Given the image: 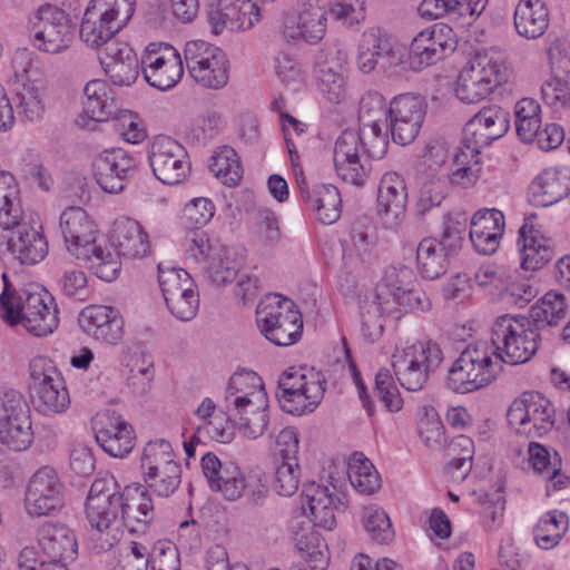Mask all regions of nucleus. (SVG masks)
I'll use <instances>...</instances> for the list:
<instances>
[{
	"instance_id": "nucleus-1",
	"label": "nucleus",
	"mask_w": 570,
	"mask_h": 570,
	"mask_svg": "<svg viewBox=\"0 0 570 570\" xmlns=\"http://www.w3.org/2000/svg\"><path fill=\"white\" fill-rule=\"evenodd\" d=\"M59 227L67 250L98 278L111 282L117 277L121 264L112 250L96 244V225L85 209L78 206L66 208L60 215Z\"/></svg>"
},
{
	"instance_id": "nucleus-2",
	"label": "nucleus",
	"mask_w": 570,
	"mask_h": 570,
	"mask_svg": "<svg viewBox=\"0 0 570 570\" xmlns=\"http://www.w3.org/2000/svg\"><path fill=\"white\" fill-rule=\"evenodd\" d=\"M1 317L11 326L20 324L28 333L41 337L51 334L59 323L53 297L47 291H16L2 274Z\"/></svg>"
},
{
	"instance_id": "nucleus-3",
	"label": "nucleus",
	"mask_w": 570,
	"mask_h": 570,
	"mask_svg": "<svg viewBox=\"0 0 570 570\" xmlns=\"http://www.w3.org/2000/svg\"><path fill=\"white\" fill-rule=\"evenodd\" d=\"M416 285L414 271L405 265H390L377 285L376 294L361 302V330L367 342L377 341L384 330L383 316L400 318L402 309L395 308V299H400L409 288Z\"/></svg>"
},
{
	"instance_id": "nucleus-4",
	"label": "nucleus",
	"mask_w": 570,
	"mask_h": 570,
	"mask_svg": "<svg viewBox=\"0 0 570 570\" xmlns=\"http://www.w3.org/2000/svg\"><path fill=\"white\" fill-rule=\"evenodd\" d=\"M122 491L112 475L97 479L91 484L86 502V517L100 534L101 549H109L122 535Z\"/></svg>"
},
{
	"instance_id": "nucleus-5",
	"label": "nucleus",
	"mask_w": 570,
	"mask_h": 570,
	"mask_svg": "<svg viewBox=\"0 0 570 570\" xmlns=\"http://www.w3.org/2000/svg\"><path fill=\"white\" fill-rule=\"evenodd\" d=\"M501 357L488 342L468 345L448 371L446 385L458 393L488 386L502 372Z\"/></svg>"
},
{
	"instance_id": "nucleus-6",
	"label": "nucleus",
	"mask_w": 570,
	"mask_h": 570,
	"mask_svg": "<svg viewBox=\"0 0 570 570\" xmlns=\"http://www.w3.org/2000/svg\"><path fill=\"white\" fill-rule=\"evenodd\" d=\"M542 334L525 316L502 315L492 327V344L501 357V364H523L539 348Z\"/></svg>"
},
{
	"instance_id": "nucleus-7",
	"label": "nucleus",
	"mask_w": 570,
	"mask_h": 570,
	"mask_svg": "<svg viewBox=\"0 0 570 570\" xmlns=\"http://www.w3.org/2000/svg\"><path fill=\"white\" fill-rule=\"evenodd\" d=\"M325 377L313 367L292 366L277 381V399L281 407L291 414L313 412L325 392Z\"/></svg>"
},
{
	"instance_id": "nucleus-8",
	"label": "nucleus",
	"mask_w": 570,
	"mask_h": 570,
	"mask_svg": "<svg viewBox=\"0 0 570 570\" xmlns=\"http://www.w3.org/2000/svg\"><path fill=\"white\" fill-rule=\"evenodd\" d=\"M256 322L261 333L278 346H289L302 335L301 313L293 301L279 295L268 297L257 306Z\"/></svg>"
},
{
	"instance_id": "nucleus-9",
	"label": "nucleus",
	"mask_w": 570,
	"mask_h": 570,
	"mask_svg": "<svg viewBox=\"0 0 570 570\" xmlns=\"http://www.w3.org/2000/svg\"><path fill=\"white\" fill-rule=\"evenodd\" d=\"M554 407L550 400L538 392H525L508 409L507 420L517 434L541 438L554 425Z\"/></svg>"
},
{
	"instance_id": "nucleus-10",
	"label": "nucleus",
	"mask_w": 570,
	"mask_h": 570,
	"mask_svg": "<svg viewBox=\"0 0 570 570\" xmlns=\"http://www.w3.org/2000/svg\"><path fill=\"white\" fill-rule=\"evenodd\" d=\"M31 390L38 410L45 414H60L70 405L65 380L53 362L43 356L31 360Z\"/></svg>"
},
{
	"instance_id": "nucleus-11",
	"label": "nucleus",
	"mask_w": 570,
	"mask_h": 570,
	"mask_svg": "<svg viewBox=\"0 0 570 570\" xmlns=\"http://www.w3.org/2000/svg\"><path fill=\"white\" fill-rule=\"evenodd\" d=\"M184 58L191 78L209 89H220L228 82V59L225 52L204 40L185 45Z\"/></svg>"
},
{
	"instance_id": "nucleus-12",
	"label": "nucleus",
	"mask_w": 570,
	"mask_h": 570,
	"mask_svg": "<svg viewBox=\"0 0 570 570\" xmlns=\"http://www.w3.org/2000/svg\"><path fill=\"white\" fill-rule=\"evenodd\" d=\"M38 542L49 561H42L39 569L27 564L32 550L23 549L19 556L21 570H68L63 560H72L77 554V540L73 532L65 524L45 523L38 531Z\"/></svg>"
},
{
	"instance_id": "nucleus-13",
	"label": "nucleus",
	"mask_w": 570,
	"mask_h": 570,
	"mask_svg": "<svg viewBox=\"0 0 570 570\" xmlns=\"http://www.w3.org/2000/svg\"><path fill=\"white\" fill-rule=\"evenodd\" d=\"M365 141L356 130H344L336 139L333 161L336 175L353 186H363L370 175L368 154L364 150Z\"/></svg>"
},
{
	"instance_id": "nucleus-14",
	"label": "nucleus",
	"mask_w": 570,
	"mask_h": 570,
	"mask_svg": "<svg viewBox=\"0 0 570 570\" xmlns=\"http://www.w3.org/2000/svg\"><path fill=\"white\" fill-rule=\"evenodd\" d=\"M158 283L166 305L179 321L193 320L199 307V295L190 275L183 268L158 266Z\"/></svg>"
},
{
	"instance_id": "nucleus-15",
	"label": "nucleus",
	"mask_w": 570,
	"mask_h": 570,
	"mask_svg": "<svg viewBox=\"0 0 570 570\" xmlns=\"http://www.w3.org/2000/svg\"><path fill=\"white\" fill-rule=\"evenodd\" d=\"M463 245V236L459 228L446 227L440 238L425 237L416 248V264L424 278L436 279L449 268L450 259Z\"/></svg>"
},
{
	"instance_id": "nucleus-16",
	"label": "nucleus",
	"mask_w": 570,
	"mask_h": 570,
	"mask_svg": "<svg viewBox=\"0 0 570 570\" xmlns=\"http://www.w3.org/2000/svg\"><path fill=\"white\" fill-rule=\"evenodd\" d=\"M65 505V487L56 471L50 466L38 469L30 478L24 508L31 517H51L58 514Z\"/></svg>"
},
{
	"instance_id": "nucleus-17",
	"label": "nucleus",
	"mask_w": 570,
	"mask_h": 570,
	"mask_svg": "<svg viewBox=\"0 0 570 570\" xmlns=\"http://www.w3.org/2000/svg\"><path fill=\"white\" fill-rule=\"evenodd\" d=\"M148 159L154 175L163 184L177 185L189 176L187 150L171 137H155L149 146Z\"/></svg>"
},
{
	"instance_id": "nucleus-18",
	"label": "nucleus",
	"mask_w": 570,
	"mask_h": 570,
	"mask_svg": "<svg viewBox=\"0 0 570 570\" xmlns=\"http://www.w3.org/2000/svg\"><path fill=\"white\" fill-rule=\"evenodd\" d=\"M30 33L35 47L49 53L60 52L72 40L68 14L51 4L41 6L33 14Z\"/></svg>"
},
{
	"instance_id": "nucleus-19",
	"label": "nucleus",
	"mask_w": 570,
	"mask_h": 570,
	"mask_svg": "<svg viewBox=\"0 0 570 570\" xmlns=\"http://www.w3.org/2000/svg\"><path fill=\"white\" fill-rule=\"evenodd\" d=\"M456 47L451 27L436 23L419 32L411 42L409 63L413 70H422L442 60Z\"/></svg>"
},
{
	"instance_id": "nucleus-20",
	"label": "nucleus",
	"mask_w": 570,
	"mask_h": 570,
	"mask_svg": "<svg viewBox=\"0 0 570 570\" xmlns=\"http://www.w3.org/2000/svg\"><path fill=\"white\" fill-rule=\"evenodd\" d=\"M425 112L426 104L421 96L395 97L387 109L393 141L402 146L411 144L419 135Z\"/></svg>"
},
{
	"instance_id": "nucleus-21",
	"label": "nucleus",
	"mask_w": 570,
	"mask_h": 570,
	"mask_svg": "<svg viewBox=\"0 0 570 570\" xmlns=\"http://www.w3.org/2000/svg\"><path fill=\"white\" fill-rule=\"evenodd\" d=\"M141 65L146 81L163 91L173 88L184 73L181 57L170 45H150Z\"/></svg>"
},
{
	"instance_id": "nucleus-22",
	"label": "nucleus",
	"mask_w": 570,
	"mask_h": 570,
	"mask_svg": "<svg viewBox=\"0 0 570 570\" xmlns=\"http://www.w3.org/2000/svg\"><path fill=\"white\" fill-rule=\"evenodd\" d=\"M208 22L215 35L225 30L245 31L261 21L257 0H218L207 11Z\"/></svg>"
},
{
	"instance_id": "nucleus-23",
	"label": "nucleus",
	"mask_w": 570,
	"mask_h": 570,
	"mask_svg": "<svg viewBox=\"0 0 570 570\" xmlns=\"http://www.w3.org/2000/svg\"><path fill=\"white\" fill-rule=\"evenodd\" d=\"M208 22L215 35L225 30L245 31L261 21L257 0H218L207 11Z\"/></svg>"
},
{
	"instance_id": "nucleus-24",
	"label": "nucleus",
	"mask_w": 570,
	"mask_h": 570,
	"mask_svg": "<svg viewBox=\"0 0 570 570\" xmlns=\"http://www.w3.org/2000/svg\"><path fill=\"white\" fill-rule=\"evenodd\" d=\"M137 170L136 159L121 148L101 151L92 161L94 177L100 188L110 194L124 190L127 180Z\"/></svg>"
},
{
	"instance_id": "nucleus-25",
	"label": "nucleus",
	"mask_w": 570,
	"mask_h": 570,
	"mask_svg": "<svg viewBox=\"0 0 570 570\" xmlns=\"http://www.w3.org/2000/svg\"><path fill=\"white\" fill-rule=\"evenodd\" d=\"M12 233L8 239V250L24 265H35L48 254V242L39 219L30 217L26 220L18 218V224L11 226Z\"/></svg>"
},
{
	"instance_id": "nucleus-26",
	"label": "nucleus",
	"mask_w": 570,
	"mask_h": 570,
	"mask_svg": "<svg viewBox=\"0 0 570 570\" xmlns=\"http://www.w3.org/2000/svg\"><path fill=\"white\" fill-rule=\"evenodd\" d=\"M327 12L323 7L304 3L298 12H286L282 18L281 32L286 41L304 40L314 45L326 32Z\"/></svg>"
},
{
	"instance_id": "nucleus-27",
	"label": "nucleus",
	"mask_w": 570,
	"mask_h": 570,
	"mask_svg": "<svg viewBox=\"0 0 570 570\" xmlns=\"http://www.w3.org/2000/svg\"><path fill=\"white\" fill-rule=\"evenodd\" d=\"M407 200L405 179L396 171L385 173L379 184L376 210L383 225L396 228L404 218Z\"/></svg>"
},
{
	"instance_id": "nucleus-28",
	"label": "nucleus",
	"mask_w": 570,
	"mask_h": 570,
	"mask_svg": "<svg viewBox=\"0 0 570 570\" xmlns=\"http://www.w3.org/2000/svg\"><path fill=\"white\" fill-rule=\"evenodd\" d=\"M200 465L213 491L222 493L229 501L238 500L243 495L247 484L245 476L235 463L222 462L216 454L208 452L203 455Z\"/></svg>"
},
{
	"instance_id": "nucleus-29",
	"label": "nucleus",
	"mask_w": 570,
	"mask_h": 570,
	"mask_svg": "<svg viewBox=\"0 0 570 570\" xmlns=\"http://www.w3.org/2000/svg\"><path fill=\"white\" fill-rule=\"evenodd\" d=\"M517 245L520 256V266L523 271H539L557 256L553 240L542 235V233L529 222H524L520 227Z\"/></svg>"
},
{
	"instance_id": "nucleus-30",
	"label": "nucleus",
	"mask_w": 570,
	"mask_h": 570,
	"mask_svg": "<svg viewBox=\"0 0 570 570\" xmlns=\"http://www.w3.org/2000/svg\"><path fill=\"white\" fill-rule=\"evenodd\" d=\"M95 438L102 450L111 456L122 458L134 449V431L115 412L102 414L95 423Z\"/></svg>"
},
{
	"instance_id": "nucleus-31",
	"label": "nucleus",
	"mask_w": 570,
	"mask_h": 570,
	"mask_svg": "<svg viewBox=\"0 0 570 570\" xmlns=\"http://www.w3.org/2000/svg\"><path fill=\"white\" fill-rule=\"evenodd\" d=\"M395 59L393 40L386 31L372 27L363 32L357 53V65L362 72L370 73L377 66L386 69Z\"/></svg>"
},
{
	"instance_id": "nucleus-32",
	"label": "nucleus",
	"mask_w": 570,
	"mask_h": 570,
	"mask_svg": "<svg viewBox=\"0 0 570 570\" xmlns=\"http://www.w3.org/2000/svg\"><path fill=\"white\" fill-rule=\"evenodd\" d=\"M83 331L96 338L117 344L124 336V320L118 309L106 305H89L79 314Z\"/></svg>"
},
{
	"instance_id": "nucleus-33",
	"label": "nucleus",
	"mask_w": 570,
	"mask_h": 570,
	"mask_svg": "<svg viewBox=\"0 0 570 570\" xmlns=\"http://www.w3.org/2000/svg\"><path fill=\"white\" fill-rule=\"evenodd\" d=\"M105 72L117 86H130L139 75V59L125 42L112 41L104 48L99 57Z\"/></svg>"
},
{
	"instance_id": "nucleus-34",
	"label": "nucleus",
	"mask_w": 570,
	"mask_h": 570,
	"mask_svg": "<svg viewBox=\"0 0 570 570\" xmlns=\"http://www.w3.org/2000/svg\"><path fill=\"white\" fill-rule=\"evenodd\" d=\"M336 489L311 482L303 485L302 495L304 501L302 508H308L315 525L332 530L336 524L335 510L344 505L342 499L336 494Z\"/></svg>"
},
{
	"instance_id": "nucleus-35",
	"label": "nucleus",
	"mask_w": 570,
	"mask_h": 570,
	"mask_svg": "<svg viewBox=\"0 0 570 570\" xmlns=\"http://www.w3.org/2000/svg\"><path fill=\"white\" fill-rule=\"evenodd\" d=\"M345 63L346 55L336 47H328L325 59L317 65V86L330 102L337 104L345 96Z\"/></svg>"
},
{
	"instance_id": "nucleus-36",
	"label": "nucleus",
	"mask_w": 570,
	"mask_h": 570,
	"mask_svg": "<svg viewBox=\"0 0 570 570\" xmlns=\"http://www.w3.org/2000/svg\"><path fill=\"white\" fill-rule=\"evenodd\" d=\"M266 392L262 379L254 372H235L227 384L225 392V407L227 413L243 406L261 405L266 401Z\"/></svg>"
},
{
	"instance_id": "nucleus-37",
	"label": "nucleus",
	"mask_w": 570,
	"mask_h": 570,
	"mask_svg": "<svg viewBox=\"0 0 570 570\" xmlns=\"http://www.w3.org/2000/svg\"><path fill=\"white\" fill-rule=\"evenodd\" d=\"M570 193V171L557 168L543 170L530 185L529 196L533 205L551 206Z\"/></svg>"
},
{
	"instance_id": "nucleus-38",
	"label": "nucleus",
	"mask_w": 570,
	"mask_h": 570,
	"mask_svg": "<svg viewBox=\"0 0 570 570\" xmlns=\"http://www.w3.org/2000/svg\"><path fill=\"white\" fill-rule=\"evenodd\" d=\"M114 244L118 255L125 258H142L149 254L150 243L142 226L129 217H120L114 223ZM119 259V257H117Z\"/></svg>"
},
{
	"instance_id": "nucleus-39",
	"label": "nucleus",
	"mask_w": 570,
	"mask_h": 570,
	"mask_svg": "<svg viewBox=\"0 0 570 570\" xmlns=\"http://www.w3.org/2000/svg\"><path fill=\"white\" fill-rule=\"evenodd\" d=\"M124 508L121 518L124 527L129 531L136 532V523L144 525L154 519V504L148 490L141 484L127 485L122 490Z\"/></svg>"
},
{
	"instance_id": "nucleus-40",
	"label": "nucleus",
	"mask_w": 570,
	"mask_h": 570,
	"mask_svg": "<svg viewBox=\"0 0 570 570\" xmlns=\"http://www.w3.org/2000/svg\"><path fill=\"white\" fill-rule=\"evenodd\" d=\"M549 20V10L542 0H519L514 10V27L521 37H541L548 29Z\"/></svg>"
},
{
	"instance_id": "nucleus-41",
	"label": "nucleus",
	"mask_w": 570,
	"mask_h": 570,
	"mask_svg": "<svg viewBox=\"0 0 570 570\" xmlns=\"http://www.w3.org/2000/svg\"><path fill=\"white\" fill-rule=\"evenodd\" d=\"M83 112L95 121H108L116 114L114 97L102 80H91L83 88Z\"/></svg>"
},
{
	"instance_id": "nucleus-42",
	"label": "nucleus",
	"mask_w": 570,
	"mask_h": 570,
	"mask_svg": "<svg viewBox=\"0 0 570 570\" xmlns=\"http://www.w3.org/2000/svg\"><path fill=\"white\" fill-rule=\"evenodd\" d=\"M529 463L533 471L551 483L553 490L562 489L568 478L561 473V458L557 451H550L539 443L529 444Z\"/></svg>"
},
{
	"instance_id": "nucleus-43",
	"label": "nucleus",
	"mask_w": 570,
	"mask_h": 570,
	"mask_svg": "<svg viewBox=\"0 0 570 570\" xmlns=\"http://www.w3.org/2000/svg\"><path fill=\"white\" fill-rule=\"evenodd\" d=\"M568 305L563 294L548 292L525 316L542 334L547 327L557 326L567 315Z\"/></svg>"
},
{
	"instance_id": "nucleus-44",
	"label": "nucleus",
	"mask_w": 570,
	"mask_h": 570,
	"mask_svg": "<svg viewBox=\"0 0 570 570\" xmlns=\"http://www.w3.org/2000/svg\"><path fill=\"white\" fill-rule=\"evenodd\" d=\"M119 31L90 4L87 7L80 24V38L89 47H107L108 43L116 41L114 38Z\"/></svg>"
},
{
	"instance_id": "nucleus-45",
	"label": "nucleus",
	"mask_w": 570,
	"mask_h": 570,
	"mask_svg": "<svg viewBox=\"0 0 570 570\" xmlns=\"http://www.w3.org/2000/svg\"><path fill=\"white\" fill-rule=\"evenodd\" d=\"M212 257L207 266L210 281L216 286H225L232 283L244 265V257L236 249L223 246Z\"/></svg>"
},
{
	"instance_id": "nucleus-46",
	"label": "nucleus",
	"mask_w": 570,
	"mask_h": 570,
	"mask_svg": "<svg viewBox=\"0 0 570 570\" xmlns=\"http://www.w3.org/2000/svg\"><path fill=\"white\" fill-rule=\"evenodd\" d=\"M304 199L313 207L318 220L323 224L330 225L340 218L342 200L340 191L334 185H318L307 193Z\"/></svg>"
},
{
	"instance_id": "nucleus-47",
	"label": "nucleus",
	"mask_w": 570,
	"mask_h": 570,
	"mask_svg": "<svg viewBox=\"0 0 570 570\" xmlns=\"http://www.w3.org/2000/svg\"><path fill=\"white\" fill-rule=\"evenodd\" d=\"M456 169L445 175L449 184L460 188H472L482 176L483 160L481 155L460 148L453 156Z\"/></svg>"
},
{
	"instance_id": "nucleus-48",
	"label": "nucleus",
	"mask_w": 570,
	"mask_h": 570,
	"mask_svg": "<svg viewBox=\"0 0 570 570\" xmlns=\"http://www.w3.org/2000/svg\"><path fill=\"white\" fill-rule=\"evenodd\" d=\"M20 193L13 175L0 171V225L11 228L22 218Z\"/></svg>"
},
{
	"instance_id": "nucleus-49",
	"label": "nucleus",
	"mask_w": 570,
	"mask_h": 570,
	"mask_svg": "<svg viewBox=\"0 0 570 570\" xmlns=\"http://www.w3.org/2000/svg\"><path fill=\"white\" fill-rule=\"evenodd\" d=\"M261 405L243 406L228 413L238 430L248 439L255 440L263 435L268 425L267 400Z\"/></svg>"
},
{
	"instance_id": "nucleus-50",
	"label": "nucleus",
	"mask_w": 570,
	"mask_h": 570,
	"mask_svg": "<svg viewBox=\"0 0 570 570\" xmlns=\"http://www.w3.org/2000/svg\"><path fill=\"white\" fill-rule=\"evenodd\" d=\"M347 475L351 484L363 494H372L381 487L379 473L362 453H354L348 462Z\"/></svg>"
},
{
	"instance_id": "nucleus-51",
	"label": "nucleus",
	"mask_w": 570,
	"mask_h": 570,
	"mask_svg": "<svg viewBox=\"0 0 570 570\" xmlns=\"http://www.w3.org/2000/svg\"><path fill=\"white\" fill-rule=\"evenodd\" d=\"M209 169L227 186H236L243 177L239 157L235 149L228 146H223L214 153Z\"/></svg>"
},
{
	"instance_id": "nucleus-52",
	"label": "nucleus",
	"mask_w": 570,
	"mask_h": 570,
	"mask_svg": "<svg viewBox=\"0 0 570 570\" xmlns=\"http://www.w3.org/2000/svg\"><path fill=\"white\" fill-rule=\"evenodd\" d=\"M567 529L568 518L563 512L556 510L547 512L533 530L535 543L541 549H551L559 543Z\"/></svg>"
},
{
	"instance_id": "nucleus-53",
	"label": "nucleus",
	"mask_w": 570,
	"mask_h": 570,
	"mask_svg": "<svg viewBox=\"0 0 570 570\" xmlns=\"http://www.w3.org/2000/svg\"><path fill=\"white\" fill-rule=\"evenodd\" d=\"M392 366L400 384L407 391L415 392L422 390L432 375L400 351L392 355Z\"/></svg>"
},
{
	"instance_id": "nucleus-54",
	"label": "nucleus",
	"mask_w": 570,
	"mask_h": 570,
	"mask_svg": "<svg viewBox=\"0 0 570 570\" xmlns=\"http://www.w3.org/2000/svg\"><path fill=\"white\" fill-rule=\"evenodd\" d=\"M33 440L30 413L11 419L6 426H0V442L13 451L27 450Z\"/></svg>"
},
{
	"instance_id": "nucleus-55",
	"label": "nucleus",
	"mask_w": 570,
	"mask_h": 570,
	"mask_svg": "<svg viewBox=\"0 0 570 570\" xmlns=\"http://www.w3.org/2000/svg\"><path fill=\"white\" fill-rule=\"evenodd\" d=\"M364 529L372 540L380 544H389L394 539V530L386 512L376 505L365 507L362 513Z\"/></svg>"
},
{
	"instance_id": "nucleus-56",
	"label": "nucleus",
	"mask_w": 570,
	"mask_h": 570,
	"mask_svg": "<svg viewBox=\"0 0 570 570\" xmlns=\"http://www.w3.org/2000/svg\"><path fill=\"white\" fill-rule=\"evenodd\" d=\"M184 249L188 258L196 263L210 262L217 247H223L218 240L212 239L202 228H191L184 238Z\"/></svg>"
},
{
	"instance_id": "nucleus-57",
	"label": "nucleus",
	"mask_w": 570,
	"mask_h": 570,
	"mask_svg": "<svg viewBox=\"0 0 570 570\" xmlns=\"http://www.w3.org/2000/svg\"><path fill=\"white\" fill-rule=\"evenodd\" d=\"M400 352L431 374H434L444 361V353L440 344L432 340L419 341Z\"/></svg>"
},
{
	"instance_id": "nucleus-58",
	"label": "nucleus",
	"mask_w": 570,
	"mask_h": 570,
	"mask_svg": "<svg viewBox=\"0 0 570 570\" xmlns=\"http://www.w3.org/2000/svg\"><path fill=\"white\" fill-rule=\"evenodd\" d=\"M449 185L445 175L429 177L419 191L417 215L424 216L431 209L439 207L449 194Z\"/></svg>"
},
{
	"instance_id": "nucleus-59",
	"label": "nucleus",
	"mask_w": 570,
	"mask_h": 570,
	"mask_svg": "<svg viewBox=\"0 0 570 570\" xmlns=\"http://www.w3.org/2000/svg\"><path fill=\"white\" fill-rule=\"evenodd\" d=\"M177 462L175 453L169 441L165 439H156L149 441L141 454L140 468L144 475L147 472H157L164 465H169Z\"/></svg>"
},
{
	"instance_id": "nucleus-60",
	"label": "nucleus",
	"mask_w": 570,
	"mask_h": 570,
	"mask_svg": "<svg viewBox=\"0 0 570 570\" xmlns=\"http://www.w3.org/2000/svg\"><path fill=\"white\" fill-rule=\"evenodd\" d=\"M14 101L18 115L26 120L36 121L42 118L45 106L38 89L30 82L16 83Z\"/></svg>"
},
{
	"instance_id": "nucleus-61",
	"label": "nucleus",
	"mask_w": 570,
	"mask_h": 570,
	"mask_svg": "<svg viewBox=\"0 0 570 570\" xmlns=\"http://www.w3.org/2000/svg\"><path fill=\"white\" fill-rule=\"evenodd\" d=\"M145 482L159 497L168 498L181 482V466L178 462L164 465L157 472H147L144 475Z\"/></svg>"
},
{
	"instance_id": "nucleus-62",
	"label": "nucleus",
	"mask_w": 570,
	"mask_h": 570,
	"mask_svg": "<svg viewBox=\"0 0 570 570\" xmlns=\"http://www.w3.org/2000/svg\"><path fill=\"white\" fill-rule=\"evenodd\" d=\"M89 4L119 30L128 24L136 9V0H90Z\"/></svg>"
},
{
	"instance_id": "nucleus-63",
	"label": "nucleus",
	"mask_w": 570,
	"mask_h": 570,
	"mask_svg": "<svg viewBox=\"0 0 570 570\" xmlns=\"http://www.w3.org/2000/svg\"><path fill=\"white\" fill-rule=\"evenodd\" d=\"M543 102L552 112L561 114L570 109V80L553 77L541 87Z\"/></svg>"
},
{
	"instance_id": "nucleus-64",
	"label": "nucleus",
	"mask_w": 570,
	"mask_h": 570,
	"mask_svg": "<svg viewBox=\"0 0 570 570\" xmlns=\"http://www.w3.org/2000/svg\"><path fill=\"white\" fill-rule=\"evenodd\" d=\"M148 559L151 570H180L178 549L170 541H157L151 550L148 549Z\"/></svg>"
}]
</instances>
